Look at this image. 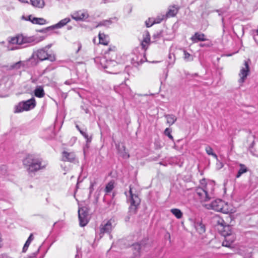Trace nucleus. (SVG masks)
Returning a JSON list of instances; mask_svg holds the SVG:
<instances>
[{
  "label": "nucleus",
  "instance_id": "6e6552de",
  "mask_svg": "<svg viewBox=\"0 0 258 258\" xmlns=\"http://www.w3.org/2000/svg\"><path fill=\"white\" fill-rule=\"evenodd\" d=\"M36 106V101L34 98H32L25 101H22L15 107V113L22 112L24 111H28L34 108Z\"/></svg>",
  "mask_w": 258,
  "mask_h": 258
},
{
  "label": "nucleus",
  "instance_id": "f8f14e48",
  "mask_svg": "<svg viewBox=\"0 0 258 258\" xmlns=\"http://www.w3.org/2000/svg\"><path fill=\"white\" fill-rule=\"evenodd\" d=\"M72 19L76 21H85L89 17V14L85 10L76 11L71 14Z\"/></svg>",
  "mask_w": 258,
  "mask_h": 258
},
{
  "label": "nucleus",
  "instance_id": "c9c22d12",
  "mask_svg": "<svg viewBox=\"0 0 258 258\" xmlns=\"http://www.w3.org/2000/svg\"><path fill=\"white\" fill-rule=\"evenodd\" d=\"M86 131V129L82 130L81 131H80V133L85 138L87 143H90L91 141V138L89 137V136L87 134Z\"/></svg>",
  "mask_w": 258,
  "mask_h": 258
},
{
  "label": "nucleus",
  "instance_id": "c85d7f7f",
  "mask_svg": "<svg viewBox=\"0 0 258 258\" xmlns=\"http://www.w3.org/2000/svg\"><path fill=\"white\" fill-rule=\"evenodd\" d=\"M33 239L34 237L33 234H31L23 246V252H25L26 251L29 245L30 244L31 241L33 240Z\"/></svg>",
  "mask_w": 258,
  "mask_h": 258
},
{
  "label": "nucleus",
  "instance_id": "9b49d317",
  "mask_svg": "<svg viewBox=\"0 0 258 258\" xmlns=\"http://www.w3.org/2000/svg\"><path fill=\"white\" fill-rule=\"evenodd\" d=\"M249 73V68L248 62L247 61H244V67H242L240 69L239 73V76L240 77L238 82L240 84L244 83Z\"/></svg>",
  "mask_w": 258,
  "mask_h": 258
},
{
  "label": "nucleus",
  "instance_id": "09e8293b",
  "mask_svg": "<svg viewBox=\"0 0 258 258\" xmlns=\"http://www.w3.org/2000/svg\"><path fill=\"white\" fill-rule=\"evenodd\" d=\"M1 258H13L7 254H2Z\"/></svg>",
  "mask_w": 258,
  "mask_h": 258
},
{
  "label": "nucleus",
  "instance_id": "37998d69",
  "mask_svg": "<svg viewBox=\"0 0 258 258\" xmlns=\"http://www.w3.org/2000/svg\"><path fill=\"white\" fill-rule=\"evenodd\" d=\"M95 184V182H91L90 186L89 187L90 193L91 194L94 190V186Z\"/></svg>",
  "mask_w": 258,
  "mask_h": 258
},
{
  "label": "nucleus",
  "instance_id": "f704fd0d",
  "mask_svg": "<svg viewBox=\"0 0 258 258\" xmlns=\"http://www.w3.org/2000/svg\"><path fill=\"white\" fill-rule=\"evenodd\" d=\"M5 82L6 78H2L0 79V93L4 91L5 89ZM0 97H3V95L0 93Z\"/></svg>",
  "mask_w": 258,
  "mask_h": 258
},
{
  "label": "nucleus",
  "instance_id": "bb28decb",
  "mask_svg": "<svg viewBox=\"0 0 258 258\" xmlns=\"http://www.w3.org/2000/svg\"><path fill=\"white\" fill-rule=\"evenodd\" d=\"M171 213L174 215L177 219H181L183 216V214L180 210L178 209H172L170 210Z\"/></svg>",
  "mask_w": 258,
  "mask_h": 258
},
{
  "label": "nucleus",
  "instance_id": "de8ad7c7",
  "mask_svg": "<svg viewBox=\"0 0 258 258\" xmlns=\"http://www.w3.org/2000/svg\"><path fill=\"white\" fill-rule=\"evenodd\" d=\"M217 167H218L219 168H221L223 167V165L222 164V162H220L219 161H218V162L217 163Z\"/></svg>",
  "mask_w": 258,
  "mask_h": 258
},
{
  "label": "nucleus",
  "instance_id": "cd10ccee",
  "mask_svg": "<svg viewBox=\"0 0 258 258\" xmlns=\"http://www.w3.org/2000/svg\"><path fill=\"white\" fill-rule=\"evenodd\" d=\"M165 117L166 118L167 123L170 125L173 124L177 119L176 116L173 114L166 115Z\"/></svg>",
  "mask_w": 258,
  "mask_h": 258
},
{
  "label": "nucleus",
  "instance_id": "aec40b11",
  "mask_svg": "<svg viewBox=\"0 0 258 258\" xmlns=\"http://www.w3.org/2000/svg\"><path fill=\"white\" fill-rule=\"evenodd\" d=\"M165 18V16H162V18L160 20H154V18H149L148 20L146 21L145 23L147 27H151L154 24H158L160 23Z\"/></svg>",
  "mask_w": 258,
  "mask_h": 258
},
{
  "label": "nucleus",
  "instance_id": "864d4df0",
  "mask_svg": "<svg viewBox=\"0 0 258 258\" xmlns=\"http://www.w3.org/2000/svg\"><path fill=\"white\" fill-rule=\"evenodd\" d=\"M76 128L78 129V130L80 132V131H81L82 130L80 128V127H79V126L78 125H76Z\"/></svg>",
  "mask_w": 258,
  "mask_h": 258
},
{
  "label": "nucleus",
  "instance_id": "6ab92c4d",
  "mask_svg": "<svg viewBox=\"0 0 258 258\" xmlns=\"http://www.w3.org/2000/svg\"><path fill=\"white\" fill-rule=\"evenodd\" d=\"M99 43L104 45H108L109 43V37L107 35H105L104 33H100L99 34Z\"/></svg>",
  "mask_w": 258,
  "mask_h": 258
},
{
  "label": "nucleus",
  "instance_id": "72a5a7b5",
  "mask_svg": "<svg viewBox=\"0 0 258 258\" xmlns=\"http://www.w3.org/2000/svg\"><path fill=\"white\" fill-rule=\"evenodd\" d=\"M114 188V182L112 181H111L109 182L107 185H106L105 188V191L106 193H109Z\"/></svg>",
  "mask_w": 258,
  "mask_h": 258
},
{
  "label": "nucleus",
  "instance_id": "393cba45",
  "mask_svg": "<svg viewBox=\"0 0 258 258\" xmlns=\"http://www.w3.org/2000/svg\"><path fill=\"white\" fill-rule=\"evenodd\" d=\"M31 3L35 7L42 8L44 6V0H31Z\"/></svg>",
  "mask_w": 258,
  "mask_h": 258
},
{
  "label": "nucleus",
  "instance_id": "4d7b16f0",
  "mask_svg": "<svg viewBox=\"0 0 258 258\" xmlns=\"http://www.w3.org/2000/svg\"><path fill=\"white\" fill-rule=\"evenodd\" d=\"M159 35H159V34H157V35L155 34V35H154L153 37H154L155 38H156V37H159Z\"/></svg>",
  "mask_w": 258,
  "mask_h": 258
},
{
  "label": "nucleus",
  "instance_id": "4be33fe9",
  "mask_svg": "<svg viewBox=\"0 0 258 258\" xmlns=\"http://www.w3.org/2000/svg\"><path fill=\"white\" fill-rule=\"evenodd\" d=\"M111 57V56L110 57ZM117 66V63L116 61L112 59V58H110L109 60H108V63L106 64V66L108 67H105V69H109V71H107L108 72L110 73H113L112 71V68Z\"/></svg>",
  "mask_w": 258,
  "mask_h": 258
},
{
  "label": "nucleus",
  "instance_id": "39448f33",
  "mask_svg": "<svg viewBox=\"0 0 258 258\" xmlns=\"http://www.w3.org/2000/svg\"><path fill=\"white\" fill-rule=\"evenodd\" d=\"M205 207L208 209H212L223 213H228L230 212L228 203L220 199H216L211 203L206 205Z\"/></svg>",
  "mask_w": 258,
  "mask_h": 258
},
{
  "label": "nucleus",
  "instance_id": "052dcab7",
  "mask_svg": "<svg viewBox=\"0 0 258 258\" xmlns=\"http://www.w3.org/2000/svg\"><path fill=\"white\" fill-rule=\"evenodd\" d=\"M199 258H205V257H204V256H200Z\"/></svg>",
  "mask_w": 258,
  "mask_h": 258
},
{
  "label": "nucleus",
  "instance_id": "ddd939ff",
  "mask_svg": "<svg viewBox=\"0 0 258 258\" xmlns=\"http://www.w3.org/2000/svg\"><path fill=\"white\" fill-rule=\"evenodd\" d=\"M62 160L64 162H75L77 160L74 152L63 151L62 153Z\"/></svg>",
  "mask_w": 258,
  "mask_h": 258
},
{
  "label": "nucleus",
  "instance_id": "473e14b6",
  "mask_svg": "<svg viewBox=\"0 0 258 258\" xmlns=\"http://www.w3.org/2000/svg\"><path fill=\"white\" fill-rule=\"evenodd\" d=\"M31 22L33 24L44 25L46 23V20L43 18H33Z\"/></svg>",
  "mask_w": 258,
  "mask_h": 258
},
{
  "label": "nucleus",
  "instance_id": "49530a36",
  "mask_svg": "<svg viewBox=\"0 0 258 258\" xmlns=\"http://www.w3.org/2000/svg\"><path fill=\"white\" fill-rule=\"evenodd\" d=\"M74 83L75 82L72 79H71L65 81L64 84L68 85H70Z\"/></svg>",
  "mask_w": 258,
  "mask_h": 258
},
{
  "label": "nucleus",
  "instance_id": "e433bc0d",
  "mask_svg": "<svg viewBox=\"0 0 258 258\" xmlns=\"http://www.w3.org/2000/svg\"><path fill=\"white\" fill-rule=\"evenodd\" d=\"M23 65V63L21 61H19L10 66V68L12 69H19Z\"/></svg>",
  "mask_w": 258,
  "mask_h": 258
},
{
  "label": "nucleus",
  "instance_id": "4468645a",
  "mask_svg": "<svg viewBox=\"0 0 258 258\" xmlns=\"http://www.w3.org/2000/svg\"><path fill=\"white\" fill-rule=\"evenodd\" d=\"M236 239L235 235L232 233L224 236V240L222 242L223 246L230 247Z\"/></svg>",
  "mask_w": 258,
  "mask_h": 258
},
{
  "label": "nucleus",
  "instance_id": "0eeeda50",
  "mask_svg": "<svg viewBox=\"0 0 258 258\" xmlns=\"http://www.w3.org/2000/svg\"><path fill=\"white\" fill-rule=\"evenodd\" d=\"M50 47V46H47L44 48L38 49L35 51L33 56H36L37 58L42 61L44 60H49L50 61H54L56 59L55 56L53 54H49L47 50Z\"/></svg>",
  "mask_w": 258,
  "mask_h": 258
},
{
  "label": "nucleus",
  "instance_id": "f257e3e1",
  "mask_svg": "<svg viewBox=\"0 0 258 258\" xmlns=\"http://www.w3.org/2000/svg\"><path fill=\"white\" fill-rule=\"evenodd\" d=\"M23 164L29 173H34L44 169L48 164L46 161H42L32 155H27L23 160Z\"/></svg>",
  "mask_w": 258,
  "mask_h": 258
},
{
  "label": "nucleus",
  "instance_id": "2f4dec72",
  "mask_svg": "<svg viewBox=\"0 0 258 258\" xmlns=\"http://www.w3.org/2000/svg\"><path fill=\"white\" fill-rule=\"evenodd\" d=\"M207 154L209 155H212L214 158L218 160L217 155L213 152V149L209 146H207L205 148Z\"/></svg>",
  "mask_w": 258,
  "mask_h": 258
},
{
  "label": "nucleus",
  "instance_id": "13d9d810",
  "mask_svg": "<svg viewBox=\"0 0 258 258\" xmlns=\"http://www.w3.org/2000/svg\"><path fill=\"white\" fill-rule=\"evenodd\" d=\"M162 18L161 17H158L156 19H154V20H160V19Z\"/></svg>",
  "mask_w": 258,
  "mask_h": 258
},
{
  "label": "nucleus",
  "instance_id": "b1692460",
  "mask_svg": "<svg viewBox=\"0 0 258 258\" xmlns=\"http://www.w3.org/2000/svg\"><path fill=\"white\" fill-rule=\"evenodd\" d=\"M178 10L177 8L174 6L170 7L168 12L166 13V17H172L175 16L176 14L177 13Z\"/></svg>",
  "mask_w": 258,
  "mask_h": 258
},
{
  "label": "nucleus",
  "instance_id": "412c9836",
  "mask_svg": "<svg viewBox=\"0 0 258 258\" xmlns=\"http://www.w3.org/2000/svg\"><path fill=\"white\" fill-rule=\"evenodd\" d=\"M141 249V245L138 243H135L132 245V249L134 250V257H136L140 255Z\"/></svg>",
  "mask_w": 258,
  "mask_h": 258
},
{
  "label": "nucleus",
  "instance_id": "5fc2aeb1",
  "mask_svg": "<svg viewBox=\"0 0 258 258\" xmlns=\"http://www.w3.org/2000/svg\"><path fill=\"white\" fill-rule=\"evenodd\" d=\"M126 155L127 158H128L130 157V155L128 154L127 155L126 153H124V154H123L122 156L123 157H125L126 156Z\"/></svg>",
  "mask_w": 258,
  "mask_h": 258
},
{
  "label": "nucleus",
  "instance_id": "79ce46f5",
  "mask_svg": "<svg viewBox=\"0 0 258 258\" xmlns=\"http://www.w3.org/2000/svg\"><path fill=\"white\" fill-rule=\"evenodd\" d=\"M77 46V49L76 50V53H78L80 50V49H81L82 45H81L80 42H77V43H75L74 44V46Z\"/></svg>",
  "mask_w": 258,
  "mask_h": 258
},
{
  "label": "nucleus",
  "instance_id": "dca6fc26",
  "mask_svg": "<svg viewBox=\"0 0 258 258\" xmlns=\"http://www.w3.org/2000/svg\"><path fill=\"white\" fill-rule=\"evenodd\" d=\"M218 231L224 237L233 233L232 228L229 225L220 226Z\"/></svg>",
  "mask_w": 258,
  "mask_h": 258
},
{
  "label": "nucleus",
  "instance_id": "8fccbe9b",
  "mask_svg": "<svg viewBox=\"0 0 258 258\" xmlns=\"http://www.w3.org/2000/svg\"><path fill=\"white\" fill-rule=\"evenodd\" d=\"M8 48L9 50H15V49H18L19 48L18 47H12V48H10L9 46L8 47Z\"/></svg>",
  "mask_w": 258,
  "mask_h": 258
},
{
  "label": "nucleus",
  "instance_id": "9d476101",
  "mask_svg": "<svg viewBox=\"0 0 258 258\" xmlns=\"http://www.w3.org/2000/svg\"><path fill=\"white\" fill-rule=\"evenodd\" d=\"M78 216L80 225L82 227L86 226L89 222L88 208L86 207L79 208Z\"/></svg>",
  "mask_w": 258,
  "mask_h": 258
},
{
  "label": "nucleus",
  "instance_id": "58836bf2",
  "mask_svg": "<svg viewBox=\"0 0 258 258\" xmlns=\"http://www.w3.org/2000/svg\"><path fill=\"white\" fill-rule=\"evenodd\" d=\"M171 130L169 128H166L164 131V134L167 136L171 140H173V137L171 134Z\"/></svg>",
  "mask_w": 258,
  "mask_h": 258
},
{
  "label": "nucleus",
  "instance_id": "a19ab883",
  "mask_svg": "<svg viewBox=\"0 0 258 258\" xmlns=\"http://www.w3.org/2000/svg\"><path fill=\"white\" fill-rule=\"evenodd\" d=\"M110 24H111V21L110 20H104L101 22H100L98 26H106L107 25H109Z\"/></svg>",
  "mask_w": 258,
  "mask_h": 258
},
{
  "label": "nucleus",
  "instance_id": "f3484780",
  "mask_svg": "<svg viewBox=\"0 0 258 258\" xmlns=\"http://www.w3.org/2000/svg\"><path fill=\"white\" fill-rule=\"evenodd\" d=\"M195 227L197 231L200 235H203L206 231V228L205 225L202 223L201 221L198 220L195 222Z\"/></svg>",
  "mask_w": 258,
  "mask_h": 258
},
{
  "label": "nucleus",
  "instance_id": "423d86ee",
  "mask_svg": "<svg viewBox=\"0 0 258 258\" xmlns=\"http://www.w3.org/2000/svg\"><path fill=\"white\" fill-rule=\"evenodd\" d=\"M129 194L130 196L128 200L131 204L129 208V213L130 214H135L137 212L141 200L138 195L133 193L131 186H130Z\"/></svg>",
  "mask_w": 258,
  "mask_h": 258
},
{
  "label": "nucleus",
  "instance_id": "a878e982",
  "mask_svg": "<svg viewBox=\"0 0 258 258\" xmlns=\"http://www.w3.org/2000/svg\"><path fill=\"white\" fill-rule=\"evenodd\" d=\"M70 21V19L69 18H66L61 21H60L58 23H57L54 27L56 28H60L66 25L67 23H68Z\"/></svg>",
  "mask_w": 258,
  "mask_h": 258
},
{
  "label": "nucleus",
  "instance_id": "7c9ffc66",
  "mask_svg": "<svg viewBox=\"0 0 258 258\" xmlns=\"http://www.w3.org/2000/svg\"><path fill=\"white\" fill-rule=\"evenodd\" d=\"M247 171V169L246 167L244 165L240 164V169H239V170L237 172L236 177L239 178V177H240V176L242 174L246 172Z\"/></svg>",
  "mask_w": 258,
  "mask_h": 258
},
{
  "label": "nucleus",
  "instance_id": "7ed1b4c3",
  "mask_svg": "<svg viewBox=\"0 0 258 258\" xmlns=\"http://www.w3.org/2000/svg\"><path fill=\"white\" fill-rule=\"evenodd\" d=\"M116 49L114 46H110L109 48L104 51V56H98L94 58L95 62L98 64L99 67L105 69L107 63H108V58H113L116 55Z\"/></svg>",
  "mask_w": 258,
  "mask_h": 258
},
{
  "label": "nucleus",
  "instance_id": "680f3d73",
  "mask_svg": "<svg viewBox=\"0 0 258 258\" xmlns=\"http://www.w3.org/2000/svg\"><path fill=\"white\" fill-rule=\"evenodd\" d=\"M222 22H223V21H224V18H223L222 19Z\"/></svg>",
  "mask_w": 258,
  "mask_h": 258
},
{
  "label": "nucleus",
  "instance_id": "c756f323",
  "mask_svg": "<svg viewBox=\"0 0 258 258\" xmlns=\"http://www.w3.org/2000/svg\"><path fill=\"white\" fill-rule=\"evenodd\" d=\"M183 58L185 61H191L193 60L194 57L192 55L187 52L186 50H183Z\"/></svg>",
  "mask_w": 258,
  "mask_h": 258
},
{
  "label": "nucleus",
  "instance_id": "4c0bfd02",
  "mask_svg": "<svg viewBox=\"0 0 258 258\" xmlns=\"http://www.w3.org/2000/svg\"><path fill=\"white\" fill-rule=\"evenodd\" d=\"M144 41H146V42L149 43L150 44V36L149 33L148 31H146L145 34H144Z\"/></svg>",
  "mask_w": 258,
  "mask_h": 258
},
{
  "label": "nucleus",
  "instance_id": "6e6d98bb",
  "mask_svg": "<svg viewBox=\"0 0 258 258\" xmlns=\"http://www.w3.org/2000/svg\"><path fill=\"white\" fill-rule=\"evenodd\" d=\"M2 235H1V234L0 233V247L2 246Z\"/></svg>",
  "mask_w": 258,
  "mask_h": 258
},
{
  "label": "nucleus",
  "instance_id": "f03ea898",
  "mask_svg": "<svg viewBox=\"0 0 258 258\" xmlns=\"http://www.w3.org/2000/svg\"><path fill=\"white\" fill-rule=\"evenodd\" d=\"M8 41L10 44L24 45V47L34 45L39 42V40L34 36H27L23 34L9 37Z\"/></svg>",
  "mask_w": 258,
  "mask_h": 258
},
{
  "label": "nucleus",
  "instance_id": "20e7f679",
  "mask_svg": "<svg viewBox=\"0 0 258 258\" xmlns=\"http://www.w3.org/2000/svg\"><path fill=\"white\" fill-rule=\"evenodd\" d=\"M213 186L211 184L205 186L197 187L196 189V195L201 202L209 201L213 195Z\"/></svg>",
  "mask_w": 258,
  "mask_h": 258
},
{
  "label": "nucleus",
  "instance_id": "e2e57ef3",
  "mask_svg": "<svg viewBox=\"0 0 258 258\" xmlns=\"http://www.w3.org/2000/svg\"><path fill=\"white\" fill-rule=\"evenodd\" d=\"M122 148H123V150H124V147L122 146Z\"/></svg>",
  "mask_w": 258,
  "mask_h": 258
},
{
  "label": "nucleus",
  "instance_id": "1a4fd4ad",
  "mask_svg": "<svg viewBox=\"0 0 258 258\" xmlns=\"http://www.w3.org/2000/svg\"><path fill=\"white\" fill-rule=\"evenodd\" d=\"M114 220L110 219L106 222L104 221L99 227V239L103 237L104 233L110 234L112 229L114 227Z\"/></svg>",
  "mask_w": 258,
  "mask_h": 258
},
{
  "label": "nucleus",
  "instance_id": "a211bd4d",
  "mask_svg": "<svg viewBox=\"0 0 258 258\" xmlns=\"http://www.w3.org/2000/svg\"><path fill=\"white\" fill-rule=\"evenodd\" d=\"M213 222L216 224L217 229L218 230L220 228V226H225V222L224 220L221 219L220 217L215 216L213 218Z\"/></svg>",
  "mask_w": 258,
  "mask_h": 258
},
{
  "label": "nucleus",
  "instance_id": "a18cd8bd",
  "mask_svg": "<svg viewBox=\"0 0 258 258\" xmlns=\"http://www.w3.org/2000/svg\"><path fill=\"white\" fill-rule=\"evenodd\" d=\"M215 11L218 13V15L219 16H221V15H222L223 13H224L226 12L225 10H223V9L216 10Z\"/></svg>",
  "mask_w": 258,
  "mask_h": 258
},
{
  "label": "nucleus",
  "instance_id": "c03bdc74",
  "mask_svg": "<svg viewBox=\"0 0 258 258\" xmlns=\"http://www.w3.org/2000/svg\"><path fill=\"white\" fill-rule=\"evenodd\" d=\"M82 256L81 251L78 248L77 249V253L75 255V258H81Z\"/></svg>",
  "mask_w": 258,
  "mask_h": 258
},
{
  "label": "nucleus",
  "instance_id": "3c124183",
  "mask_svg": "<svg viewBox=\"0 0 258 258\" xmlns=\"http://www.w3.org/2000/svg\"><path fill=\"white\" fill-rule=\"evenodd\" d=\"M39 248H40V247L37 249V250L36 252H35V253H34L32 254V255L31 256V257H33L35 256V255H36V253H37L39 252Z\"/></svg>",
  "mask_w": 258,
  "mask_h": 258
},
{
  "label": "nucleus",
  "instance_id": "ea45409f",
  "mask_svg": "<svg viewBox=\"0 0 258 258\" xmlns=\"http://www.w3.org/2000/svg\"><path fill=\"white\" fill-rule=\"evenodd\" d=\"M149 45V43L146 42V41L143 40L141 43L142 48L144 51H145L147 49Z\"/></svg>",
  "mask_w": 258,
  "mask_h": 258
},
{
  "label": "nucleus",
  "instance_id": "2eb2a0df",
  "mask_svg": "<svg viewBox=\"0 0 258 258\" xmlns=\"http://www.w3.org/2000/svg\"><path fill=\"white\" fill-rule=\"evenodd\" d=\"M190 39L194 43H197L199 41H205L207 40L203 33L199 32L195 33V34L192 36Z\"/></svg>",
  "mask_w": 258,
  "mask_h": 258
},
{
  "label": "nucleus",
  "instance_id": "bf43d9fd",
  "mask_svg": "<svg viewBox=\"0 0 258 258\" xmlns=\"http://www.w3.org/2000/svg\"><path fill=\"white\" fill-rule=\"evenodd\" d=\"M31 16H30L29 17V19H28V20H29V21H31L32 20H31Z\"/></svg>",
  "mask_w": 258,
  "mask_h": 258
},
{
  "label": "nucleus",
  "instance_id": "603ef678",
  "mask_svg": "<svg viewBox=\"0 0 258 258\" xmlns=\"http://www.w3.org/2000/svg\"><path fill=\"white\" fill-rule=\"evenodd\" d=\"M18 1L22 3H28V1L27 0H18Z\"/></svg>",
  "mask_w": 258,
  "mask_h": 258
},
{
  "label": "nucleus",
  "instance_id": "5701e85b",
  "mask_svg": "<svg viewBox=\"0 0 258 258\" xmlns=\"http://www.w3.org/2000/svg\"><path fill=\"white\" fill-rule=\"evenodd\" d=\"M35 96L38 98H42L45 95L44 91L42 86H37L34 90Z\"/></svg>",
  "mask_w": 258,
  "mask_h": 258
}]
</instances>
